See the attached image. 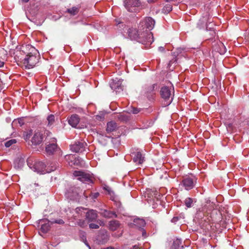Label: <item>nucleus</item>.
Instances as JSON below:
<instances>
[{
  "instance_id": "f257e3e1",
  "label": "nucleus",
  "mask_w": 249,
  "mask_h": 249,
  "mask_svg": "<svg viewBox=\"0 0 249 249\" xmlns=\"http://www.w3.org/2000/svg\"><path fill=\"white\" fill-rule=\"evenodd\" d=\"M126 33L130 39L137 40L142 44L150 45L153 42L152 33L142 31L139 28V30L135 28H129Z\"/></svg>"
},
{
  "instance_id": "f03ea898",
  "label": "nucleus",
  "mask_w": 249,
  "mask_h": 249,
  "mask_svg": "<svg viewBox=\"0 0 249 249\" xmlns=\"http://www.w3.org/2000/svg\"><path fill=\"white\" fill-rule=\"evenodd\" d=\"M27 48L31 49V52L28 53L23 60V64L25 65L26 68L29 69L32 68L36 64L38 61V58L35 54H33L32 53H35L36 52L35 48L32 47L30 45L26 46Z\"/></svg>"
},
{
  "instance_id": "7ed1b4c3",
  "label": "nucleus",
  "mask_w": 249,
  "mask_h": 249,
  "mask_svg": "<svg viewBox=\"0 0 249 249\" xmlns=\"http://www.w3.org/2000/svg\"><path fill=\"white\" fill-rule=\"evenodd\" d=\"M30 160H27V164L29 167L34 172H36L40 174H45L46 173H50L52 171H54L56 168L54 167L53 169L48 170L45 169L46 166L42 161H35L34 163L30 162Z\"/></svg>"
},
{
  "instance_id": "20e7f679",
  "label": "nucleus",
  "mask_w": 249,
  "mask_h": 249,
  "mask_svg": "<svg viewBox=\"0 0 249 249\" xmlns=\"http://www.w3.org/2000/svg\"><path fill=\"white\" fill-rule=\"evenodd\" d=\"M124 5L128 12L136 13L142 8L140 0H124Z\"/></svg>"
},
{
  "instance_id": "39448f33",
  "label": "nucleus",
  "mask_w": 249,
  "mask_h": 249,
  "mask_svg": "<svg viewBox=\"0 0 249 249\" xmlns=\"http://www.w3.org/2000/svg\"><path fill=\"white\" fill-rule=\"evenodd\" d=\"M174 94V89L167 86L162 87L160 90V94L162 99L166 102L165 105H169L173 100L172 95Z\"/></svg>"
},
{
  "instance_id": "423d86ee",
  "label": "nucleus",
  "mask_w": 249,
  "mask_h": 249,
  "mask_svg": "<svg viewBox=\"0 0 249 249\" xmlns=\"http://www.w3.org/2000/svg\"><path fill=\"white\" fill-rule=\"evenodd\" d=\"M155 20L151 17H147L142 20L139 26L140 30L146 32L151 33V31L154 27Z\"/></svg>"
},
{
  "instance_id": "0eeeda50",
  "label": "nucleus",
  "mask_w": 249,
  "mask_h": 249,
  "mask_svg": "<svg viewBox=\"0 0 249 249\" xmlns=\"http://www.w3.org/2000/svg\"><path fill=\"white\" fill-rule=\"evenodd\" d=\"M110 200H111L113 202V209L117 211H121L122 210L123 207L120 197L115 193L112 187H110Z\"/></svg>"
},
{
  "instance_id": "6e6552de",
  "label": "nucleus",
  "mask_w": 249,
  "mask_h": 249,
  "mask_svg": "<svg viewBox=\"0 0 249 249\" xmlns=\"http://www.w3.org/2000/svg\"><path fill=\"white\" fill-rule=\"evenodd\" d=\"M74 177H77V179L86 183L92 182L90 176L81 171H75L73 173Z\"/></svg>"
},
{
  "instance_id": "1a4fd4ad",
  "label": "nucleus",
  "mask_w": 249,
  "mask_h": 249,
  "mask_svg": "<svg viewBox=\"0 0 249 249\" xmlns=\"http://www.w3.org/2000/svg\"><path fill=\"white\" fill-rule=\"evenodd\" d=\"M196 179L195 177H186L181 181V185L186 190H190L193 189L196 184Z\"/></svg>"
},
{
  "instance_id": "9d476101",
  "label": "nucleus",
  "mask_w": 249,
  "mask_h": 249,
  "mask_svg": "<svg viewBox=\"0 0 249 249\" xmlns=\"http://www.w3.org/2000/svg\"><path fill=\"white\" fill-rule=\"evenodd\" d=\"M173 55L175 57V58L170 61L168 64V67L170 68L172 67V65L173 64H176L178 58L180 57L185 56V52L184 50L181 48H177V50L173 53Z\"/></svg>"
},
{
  "instance_id": "9b49d317",
  "label": "nucleus",
  "mask_w": 249,
  "mask_h": 249,
  "mask_svg": "<svg viewBox=\"0 0 249 249\" xmlns=\"http://www.w3.org/2000/svg\"><path fill=\"white\" fill-rule=\"evenodd\" d=\"M87 143L85 142H76L71 145V150L74 152H83L86 151Z\"/></svg>"
},
{
  "instance_id": "f8f14e48",
  "label": "nucleus",
  "mask_w": 249,
  "mask_h": 249,
  "mask_svg": "<svg viewBox=\"0 0 249 249\" xmlns=\"http://www.w3.org/2000/svg\"><path fill=\"white\" fill-rule=\"evenodd\" d=\"M58 148L56 144V139L55 138H52L50 139L49 143L46 146V152L49 155L53 154Z\"/></svg>"
},
{
  "instance_id": "ddd939ff",
  "label": "nucleus",
  "mask_w": 249,
  "mask_h": 249,
  "mask_svg": "<svg viewBox=\"0 0 249 249\" xmlns=\"http://www.w3.org/2000/svg\"><path fill=\"white\" fill-rule=\"evenodd\" d=\"M80 191L79 188L71 187L67 191L65 195L71 199H76L79 195Z\"/></svg>"
},
{
  "instance_id": "4468645a",
  "label": "nucleus",
  "mask_w": 249,
  "mask_h": 249,
  "mask_svg": "<svg viewBox=\"0 0 249 249\" xmlns=\"http://www.w3.org/2000/svg\"><path fill=\"white\" fill-rule=\"evenodd\" d=\"M51 224V221L46 219L38 220V226H40V231L44 233H47L50 230Z\"/></svg>"
},
{
  "instance_id": "2eb2a0df",
  "label": "nucleus",
  "mask_w": 249,
  "mask_h": 249,
  "mask_svg": "<svg viewBox=\"0 0 249 249\" xmlns=\"http://www.w3.org/2000/svg\"><path fill=\"white\" fill-rule=\"evenodd\" d=\"M43 138L42 132L39 130H36L35 131L31 142L33 144L39 145L42 142Z\"/></svg>"
},
{
  "instance_id": "dca6fc26",
  "label": "nucleus",
  "mask_w": 249,
  "mask_h": 249,
  "mask_svg": "<svg viewBox=\"0 0 249 249\" xmlns=\"http://www.w3.org/2000/svg\"><path fill=\"white\" fill-rule=\"evenodd\" d=\"M133 160L136 164H141L144 160V157L139 151L134 152L132 153Z\"/></svg>"
},
{
  "instance_id": "f3484780",
  "label": "nucleus",
  "mask_w": 249,
  "mask_h": 249,
  "mask_svg": "<svg viewBox=\"0 0 249 249\" xmlns=\"http://www.w3.org/2000/svg\"><path fill=\"white\" fill-rule=\"evenodd\" d=\"M80 118L78 115L73 114L68 118V123L71 126L75 127L79 124Z\"/></svg>"
},
{
  "instance_id": "a211bd4d",
  "label": "nucleus",
  "mask_w": 249,
  "mask_h": 249,
  "mask_svg": "<svg viewBox=\"0 0 249 249\" xmlns=\"http://www.w3.org/2000/svg\"><path fill=\"white\" fill-rule=\"evenodd\" d=\"M114 25L120 31H124L125 32V30H128L125 24L121 21L120 19H115L114 20Z\"/></svg>"
},
{
  "instance_id": "6ab92c4d",
  "label": "nucleus",
  "mask_w": 249,
  "mask_h": 249,
  "mask_svg": "<svg viewBox=\"0 0 249 249\" xmlns=\"http://www.w3.org/2000/svg\"><path fill=\"white\" fill-rule=\"evenodd\" d=\"M87 219L89 221H92L97 218V214L95 211L91 210L86 213Z\"/></svg>"
},
{
  "instance_id": "aec40b11",
  "label": "nucleus",
  "mask_w": 249,
  "mask_h": 249,
  "mask_svg": "<svg viewBox=\"0 0 249 249\" xmlns=\"http://www.w3.org/2000/svg\"><path fill=\"white\" fill-rule=\"evenodd\" d=\"M121 228L119 221L114 220L110 221V231H117Z\"/></svg>"
},
{
  "instance_id": "412c9836",
  "label": "nucleus",
  "mask_w": 249,
  "mask_h": 249,
  "mask_svg": "<svg viewBox=\"0 0 249 249\" xmlns=\"http://www.w3.org/2000/svg\"><path fill=\"white\" fill-rule=\"evenodd\" d=\"M183 247L181 240L176 239L173 241L170 249H181Z\"/></svg>"
},
{
  "instance_id": "4be33fe9",
  "label": "nucleus",
  "mask_w": 249,
  "mask_h": 249,
  "mask_svg": "<svg viewBox=\"0 0 249 249\" xmlns=\"http://www.w3.org/2000/svg\"><path fill=\"white\" fill-rule=\"evenodd\" d=\"M134 225L137 228H141L145 226V222L142 219L137 218L134 219Z\"/></svg>"
},
{
  "instance_id": "5701e85b",
  "label": "nucleus",
  "mask_w": 249,
  "mask_h": 249,
  "mask_svg": "<svg viewBox=\"0 0 249 249\" xmlns=\"http://www.w3.org/2000/svg\"><path fill=\"white\" fill-rule=\"evenodd\" d=\"M118 119L122 122H126L129 120L130 118V114L127 113H124L120 114L118 116Z\"/></svg>"
},
{
  "instance_id": "b1692460",
  "label": "nucleus",
  "mask_w": 249,
  "mask_h": 249,
  "mask_svg": "<svg viewBox=\"0 0 249 249\" xmlns=\"http://www.w3.org/2000/svg\"><path fill=\"white\" fill-rule=\"evenodd\" d=\"M207 19L206 18L203 17V18L200 19L199 21L197 24V27L199 29H201L203 28L205 26H206V29L208 30V27L206 25Z\"/></svg>"
},
{
  "instance_id": "393cba45",
  "label": "nucleus",
  "mask_w": 249,
  "mask_h": 249,
  "mask_svg": "<svg viewBox=\"0 0 249 249\" xmlns=\"http://www.w3.org/2000/svg\"><path fill=\"white\" fill-rule=\"evenodd\" d=\"M48 126L52 125L55 122V117L53 114L49 115L47 118Z\"/></svg>"
},
{
  "instance_id": "a878e982",
  "label": "nucleus",
  "mask_w": 249,
  "mask_h": 249,
  "mask_svg": "<svg viewBox=\"0 0 249 249\" xmlns=\"http://www.w3.org/2000/svg\"><path fill=\"white\" fill-rule=\"evenodd\" d=\"M106 115H107V113L106 112L101 111L96 116L95 118L98 121H103Z\"/></svg>"
},
{
  "instance_id": "bb28decb",
  "label": "nucleus",
  "mask_w": 249,
  "mask_h": 249,
  "mask_svg": "<svg viewBox=\"0 0 249 249\" xmlns=\"http://www.w3.org/2000/svg\"><path fill=\"white\" fill-rule=\"evenodd\" d=\"M120 134H118L117 135V137L115 138H112V142L113 144H114V147H117L120 144Z\"/></svg>"
},
{
  "instance_id": "cd10ccee",
  "label": "nucleus",
  "mask_w": 249,
  "mask_h": 249,
  "mask_svg": "<svg viewBox=\"0 0 249 249\" xmlns=\"http://www.w3.org/2000/svg\"><path fill=\"white\" fill-rule=\"evenodd\" d=\"M172 10V6L170 4H166L162 9V12L164 14H168Z\"/></svg>"
},
{
  "instance_id": "c85d7f7f",
  "label": "nucleus",
  "mask_w": 249,
  "mask_h": 249,
  "mask_svg": "<svg viewBox=\"0 0 249 249\" xmlns=\"http://www.w3.org/2000/svg\"><path fill=\"white\" fill-rule=\"evenodd\" d=\"M86 209L82 208V207H78L76 208L75 212V213L78 214L80 215V216H83L85 214H86V212H85Z\"/></svg>"
},
{
  "instance_id": "c756f323",
  "label": "nucleus",
  "mask_w": 249,
  "mask_h": 249,
  "mask_svg": "<svg viewBox=\"0 0 249 249\" xmlns=\"http://www.w3.org/2000/svg\"><path fill=\"white\" fill-rule=\"evenodd\" d=\"M193 200L190 197L186 198L184 200V203L187 207L190 208L192 206Z\"/></svg>"
},
{
  "instance_id": "7c9ffc66",
  "label": "nucleus",
  "mask_w": 249,
  "mask_h": 249,
  "mask_svg": "<svg viewBox=\"0 0 249 249\" xmlns=\"http://www.w3.org/2000/svg\"><path fill=\"white\" fill-rule=\"evenodd\" d=\"M32 134V131L29 130L26 132H25L23 135L24 139L26 141L29 140Z\"/></svg>"
},
{
  "instance_id": "2f4dec72",
  "label": "nucleus",
  "mask_w": 249,
  "mask_h": 249,
  "mask_svg": "<svg viewBox=\"0 0 249 249\" xmlns=\"http://www.w3.org/2000/svg\"><path fill=\"white\" fill-rule=\"evenodd\" d=\"M116 127V124L115 123H113L112 122H110V132L112 131L116 132V131H114L115 128ZM113 135V133H112V134L110 133V138L112 137V135Z\"/></svg>"
},
{
  "instance_id": "473e14b6",
  "label": "nucleus",
  "mask_w": 249,
  "mask_h": 249,
  "mask_svg": "<svg viewBox=\"0 0 249 249\" xmlns=\"http://www.w3.org/2000/svg\"><path fill=\"white\" fill-rule=\"evenodd\" d=\"M16 142L17 141L15 139H11L6 142L4 143V145L6 147H9L12 144L16 143Z\"/></svg>"
},
{
  "instance_id": "72a5a7b5",
  "label": "nucleus",
  "mask_w": 249,
  "mask_h": 249,
  "mask_svg": "<svg viewBox=\"0 0 249 249\" xmlns=\"http://www.w3.org/2000/svg\"><path fill=\"white\" fill-rule=\"evenodd\" d=\"M103 225H104V223H103V222H100L99 225L97 224H95V223H90L89 225V227L90 229H98L99 228V226H102Z\"/></svg>"
},
{
  "instance_id": "f704fd0d",
  "label": "nucleus",
  "mask_w": 249,
  "mask_h": 249,
  "mask_svg": "<svg viewBox=\"0 0 249 249\" xmlns=\"http://www.w3.org/2000/svg\"><path fill=\"white\" fill-rule=\"evenodd\" d=\"M78 11V9L77 8L73 7L71 9H68V12L70 13L72 15H76Z\"/></svg>"
},
{
  "instance_id": "c9c22d12",
  "label": "nucleus",
  "mask_w": 249,
  "mask_h": 249,
  "mask_svg": "<svg viewBox=\"0 0 249 249\" xmlns=\"http://www.w3.org/2000/svg\"><path fill=\"white\" fill-rule=\"evenodd\" d=\"M158 89V86L157 84H153L151 86L149 87L148 90L150 92H154L157 90Z\"/></svg>"
},
{
  "instance_id": "e433bc0d",
  "label": "nucleus",
  "mask_w": 249,
  "mask_h": 249,
  "mask_svg": "<svg viewBox=\"0 0 249 249\" xmlns=\"http://www.w3.org/2000/svg\"><path fill=\"white\" fill-rule=\"evenodd\" d=\"M53 223H56V224L62 225V224H64V221L61 219H58L55 220L54 221H51V224H53Z\"/></svg>"
},
{
  "instance_id": "4c0bfd02",
  "label": "nucleus",
  "mask_w": 249,
  "mask_h": 249,
  "mask_svg": "<svg viewBox=\"0 0 249 249\" xmlns=\"http://www.w3.org/2000/svg\"><path fill=\"white\" fill-rule=\"evenodd\" d=\"M78 225L81 227H84L87 226V223L85 220H79L78 222Z\"/></svg>"
},
{
  "instance_id": "58836bf2",
  "label": "nucleus",
  "mask_w": 249,
  "mask_h": 249,
  "mask_svg": "<svg viewBox=\"0 0 249 249\" xmlns=\"http://www.w3.org/2000/svg\"><path fill=\"white\" fill-rule=\"evenodd\" d=\"M99 195V194L97 192L91 193L89 196V197H90L92 199H94L97 198Z\"/></svg>"
},
{
  "instance_id": "ea45409f",
  "label": "nucleus",
  "mask_w": 249,
  "mask_h": 249,
  "mask_svg": "<svg viewBox=\"0 0 249 249\" xmlns=\"http://www.w3.org/2000/svg\"><path fill=\"white\" fill-rule=\"evenodd\" d=\"M141 111L140 109H138L135 107H132V110L130 111L133 114H137Z\"/></svg>"
},
{
  "instance_id": "a19ab883",
  "label": "nucleus",
  "mask_w": 249,
  "mask_h": 249,
  "mask_svg": "<svg viewBox=\"0 0 249 249\" xmlns=\"http://www.w3.org/2000/svg\"><path fill=\"white\" fill-rule=\"evenodd\" d=\"M122 232L121 231L120 232L118 231V233L117 234H116L115 233L114 234H113L112 235L115 236V237H119L120 236H121L122 235Z\"/></svg>"
},
{
  "instance_id": "79ce46f5",
  "label": "nucleus",
  "mask_w": 249,
  "mask_h": 249,
  "mask_svg": "<svg viewBox=\"0 0 249 249\" xmlns=\"http://www.w3.org/2000/svg\"><path fill=\"white\" fill-rule=\"evenodd\" d=\"M113 216L114 217H117V214L116 213V212H110V217Z\"/></svg>"
},
{
  "instance_id": "37998d69",
  "label": "nucleus",
  "mask_w": 249,
  "mask_h": 249,
  "mask_svg": "<svg viewBox=\"0 0 249 249\" xmlns=\"http://www.w3.org/2000/svg\"><path fill=\"white\" fill-rule=\"evenodd\" d=\"M178 220V217H174L172 220V222L176 223Z\"/></svg>"
},
{
  "instance_id": "c03bdc74",
  "label": "nucleus",
  "mask_w": 249,
  "mask_h": 249,
  "mask_svg": "<svg viewBox=\"0 0 249 249\" xmlns=\"http://www.w3.org/2000/svg\"><path fill=\"white\" fill-rule=\"evenodd\" d=\"M201 214V212L200 210H199V211H197V212L196 213V215L198 217H199L201 218H202V216Z\"/></svg>"
},
{
  "instance_id": "a18cd8bd",
  "label": "nucleus",
  "mask_w": 249,
  "mask_h": 249,
  "mask_svg": "<svg viewBox=\"0 0 249 249\" xmlns=\"http://www.w3.org/2000/svg\"><path fill=\"white\" fill-rule=\"evenodd\" d=\"M130 249H141L139 245H136L133 246Z\"/></svg>"
},
{
  "instance_id": "49530a36",
  "label": "nucleus",
  "mask_w": 249,
  "mask_h": 249,
  "mask_svg": "<svg viewBox=\"0 0 249 249\" xmlns=\"http://www.w3.org/2000/svg\"><path fill=\"white\" fill-rule=\"evenodd\" d=\"M159 50L160 52H163L164 51V48L163 47H159Z\"/></svg>"
},
{
  "instance_id": "de8ad7c7",
  "label": "nucleus",
  "mask_w": 249,
  "mask_h": 249,
  "mask_svg": "<svg viewBox=\"0 0 249 249\" xmlns=\"http://www.w3.org/2000/svg\"><path fill=\"white\" fill-rule=\"evenodd\" d=\"M73 158V156H71V155H67L65 156V158L66 160H68V159H70V158Z\"/></svg>"
},
{
  "instance_id": "09e8293b",
  "label": "nucleus",
  "mask_w": 249,
  "mask_h": 249,
  "mask_svg": "<svg viewBox=\"0 0 249 249\" xmlns=\"http://www.w3.org/2000/svg\"><path fill=\"white\" fill-rule=\"evenodd\" d=\"M103 139H104V136L103 135H101L99 136V141L100 142H102Z\"/></svg>"
},
{
  "instance_id": "8fccbe9b",
  "label": "nucleus",
  "mask_w": 249,
  "mask_h": 249,
  "mask_svg": "<svg viewBox=\"0 0 249 249\" xmlns=\"http://www.w3.org/2000/svg\"><path fill=\"white\" fill-rule=\"evenodd\" d=\"M4 65V62L3 61H1L0 60V67H1L3 66Z\"/></svg>"
},
{
  "instance_id": "3c124183",
  "label": "nucleus",
  "mask_w": 249,
  "mask_h": 249,
  "mask_svg": "<svg viewBox=\"0 0 249 249\" xmlns=\"http://www.w3.org/2000/svg\"><path fill=\"white\" fill-rule=\"evenodd\" d=\"M107 131H108V127H109V126H109V123H108H108H107Z\"/></svg>"
},
{
  "instance_id": "603ef678",
  "label": "nucleus",
  "mask_w": 249,
  "mask_h": 249,
  "mask_svg": "<svg viewBox=\"0 0 249 249\" xmlns=\"http://www.w3.org/2000/svg\"><path fill=\"white\" fill-rule=\"evenodd\" d=\"M29 0H22V1L24 2H27Z\"/></svg>"
},
{
  "instance_id": "864d4df0",
  "label": "nucleus",
  "mask_w": 249,
  "mask_h": 249,
  "mask_svg": "<svg viewBox=\"0 0 249 249\" xmlns=\"http://www.w3.org/2000/svg\"><path fill=\"white\" fill-rule=\"evenodd\" d=\"M110 249H118L117 248H114L111 247H110Z\"/></svg>"
},
{
  "instance_id": "5fc2aeb1",
  "label": "nucleus",
  "mask_w": 249,
  "mask_h": 249,
  "mask_svg": "<svg viewBox=\"0 0 249 249\" xmlns=\"http://www.w3.org/2000/svg\"><path fill=\"white\" fill-rule=\"evenodd\" d=\"M86 244L89 248H90V246L88 243H86Z\"/></svg>"
},
{
  "instance_id": "6e6d98bb",
  "label": "nucleus",
  "mask_w": 249,
  "mask_h": 249,
  "mask_svg": "<svg viewBox=\"0 0 249 249\" xmlns=\"http://www.w3.org/2000/svg\"><path fill=\"white\" fill-rule=\"evenodd\" d=\"M167 2H169V1H171L172 0H165Z\"/></svg>"
},
{
  "instance_id": "4d7b16f0",
  "label": "nucleus",
  "mask_w": 249,
  "mask_h": 249,
  "mask_svg": "<svg viewBox=\"0 0 249 249\" xmlns=\"http://www.w3.org/2000/svg\"><path fill=\"white\" fill-rule=\"evenodd\" d=\"M212 82H213V81H215V79H213V78H212Z\"/></svg>"
},
{
  "instance_id": "13d9d810",
  "label": "nucleus",
  "mask_w": 249,
  "mask_h": 249,
  "mask_svg": "<svg viewBox=\"0 0 249 249\" xmlns=\"http://www.w3.org/2000/svg\"><path fill=\"white\" fill-rule=\"evenodd\" d=\"M1 74H2V72H0V77L2 76L1 75Z\"/></svg>"
},
{
  "instance_id": "bf43d9fd",
  "label": "nucleus",
  "mask_w": 249,
  "mask_h": 249,
  "mask_svg": "<svg viewBox=\"0 0 249 249\" xmlns=\"http://www.w3.org/2000/svg\"><path fill=\"white\" fill-rule=\"evenodd\" d=\"M109 64H113L114 63H111V62H109Z\"/></svg>"
},
{
  "instance_id": "052dcab7",
  "label": "nucleus",
  "mask_w": 249,
  "mask_h": 249,
  "mask_svg": "<svg viewBox=\"0 0 249 249\" xmlns=\"http://www.w3.org/2000/svg\"><path fill=\"white\" fill-rule=\"evenodd\" d=\"M174 67H175V65H174V66L172 68V69H173L174 68Z\"/></svg>"
},
{
  "instance_id": "680f3d73",
  "label": "nucleus",
  "mask_w": 249,
  "mask_h": 249,
  "mask_svg": "<svg viewBox=\"0 0 249 249\" xmlns=\"http://www.w3.org/2000/svg\"><path fill=\"white\" fill-rule=\"evenodd\" d=\"M144 233H145V231L142 232L143 235Z\"/></svg>"
},
{
  "instance_id": "e2e57ef3",
  "label": "nucleus",
  "mask_w": 249,
  "mask_h": 249,
  "mask_svg": "<svg viewBox=\"0 0 249 249\" xmlns=\"http://www.w3.org/2000/svg\"><path fill=\"white\" fill-rule=\"evenodd\" d=\"M222 47L225 49V47L224 46V45L222 44Z\"/></svg>"
},
{
  "instance_id": "0e129e2a",
  "label": "nucleus",
  "mask_w": 249,
  "mask_h": 249,
  "mask_svg": "<svg viewBox=\"0 0 249 249\" xmlns=\"http://www.w3.org/2000/svg\"><path fill=\"white\" fill-rule=\"evenodd\" d=\"M74 216L76 217L77 216H78V215H75Z\"/></svg>"
}]
</instances>
